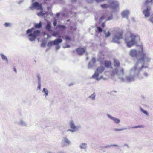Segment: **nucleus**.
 I'll list each match as a JSON object with an SVG mask.
<instances>
[{"instance_id": "1", "label": "nucleus", "mask_w": 153, "mask_h": 153, "mask_svg": "<svg viewBox=\"0 0 153 153\" xmlns=\"http://www.w3.org/2000/svg\"><path fill=\"white\" fill-rule=\"evenodd\" d=\"M140 57L138 59L137 63L133 68L132 71H135L137 69V65L138 63L148 62L151 60V58L144 52L143 49L142 48L141 51L138 52Z\"/></svg>"}, {"instance_id": "2", "label": "nucleus", "mask_w": 153, "mask_h": 153, "mask_svg": "<svg viewBox=\"0 0 153 153\" xmlns=\"http://www.w3.org/2000/svg\"><path fill=\"white\" fill-rule=\"evenodd\" d=\"M136 39L140 40L139 36L138 35H134L133 33H131L129 37H126L125 39V41L127 43V46L130 47L136 44Z\"/></svg>"}, {"instance_id": "3", "label": "nucleus", "mask_w": 153, "mask_h": 153, "mask_svg": "<svg viewBox=\"0 0 153 153\" xmlns=\"http://www.w3.org/2000/svg\"><path fill=\"white\" fill-rule=\"evenodd\" d=\"M123 31L121 30L116 31L112 39L113 42L119 44L120 40L123 38Z\"/></svg>"}, {"instance_id": "4", "label": "nucleus", "mask_w": 153, "mask_h": 153, "mask_svg": "<svg viewBox=\"0 0 153 153\" xmlns=\"http://www.w3.org/2000/svg\"><path fill=\"white\" fill-rule=\"evenodd\" d=\"M153 1V0H146L144 3L143 5V7H147L146 9L144 10L143 13L145 17H148L150 16V12L149 10H151V7L148 6V4L150 3Z\"/></svg>"}, {"instance_id": "5", "label": "nucleus", "mask_w": 153, "mask_h": 153, "mask_svg": "<svg viewBox=\"0 0 153 153\" xmlns=\"http://www.w3.org/2000/svg\"><path fill=\"white\" fill-rule=\"evenodd\" d=\"M40 33V31L39 30H36L33 33H30L28 36L30 40L34 41L36 38L38 36Z\"/></svg>"}, {"instance_id": "6", "label": "nucleus", "mask_w": 153, "mask_h": 153, "mask_svg": "<svg viewBox=\"0 0 153 153\" xmlns=\"http://www.w3.org/2000/svg\"><path fill=\"white\" fill-rule=\"evenodd\" d=\"M105 68L103 66H100L97 68L94 74L92 76V77L98 79L100 74L102 73L104 71Z\"/></svg>"}, {"instance_id": "7", "label": "nucleus", "mask_w": 153, "mask_h": 153, "mask_svg": "<svg viewBox=\"0 0 153 153\" xmlns=\"http://www.w3.org/2000/svg\"><path fill=\"white\" fill-rule=\"evenodd\" d=\"M76 51L78 55H82L85 53L86 49L85 47H79L76 48Z\"/></svg>"}, {"instance_id": "8", "label": "nucleus", "mask_w": 153, "mask_h": 153, "mask_svg": "<svg viewBox=\"0 0 153 153\" xmlns=\"http://www.w3.org/2000/svg\"><path fill=\"white\" fill-rule=\"evenodd\" d=\"M109 7L112 9H115L117 8L119 6V4L116 1H113L110 3Z\"/></svg>"}, {"instance_id": "9", "label": "nucleus", "mask_w": 153, "mask_h": 153, "mask_svg": "<svg viewBox=\"0 0 153 153\" xmlns=\"http://www.w3.org/2000/svg\"><path fill=\"white\" fill-rule=\"evenodd\" d=\"M62 41V40L61 39H55L54 41H50L49 43V44L51 45L54 44L55 45H57L59 43H61Z\"/></svg>"}, {"instance_id": "10", "label": "nucleus", "mask_w": 153, "mask_h": 153, "mask_svg": "<svg viewBox=\"0 0 153 153\" xmlns=\"http://www.w3.org/2000/svg\"><path fill=\"white\" fill-rule=\"evenodd\" d=\"M33 7L37 10L41 9L43 10L42 5V4H39V3L37 2L34 3L33 4Z\"/></svg>"}, {"instance_id": "11", "label": "nucleus", "mask_w": 153, "mask_h": 153, "mask_svg": "<svg viewBox=\"0 0 153 153\" xmlns=\"http://www.w3.org/2000/svg\"><path fill=\"white\" fill-rule=\"evenodd\" d=\"M130 55L133 57H137L138 56L137 51L135 49H132L130 52Z\"/></svg>"}, {"instance_id": "12", "label": "nucleus", "mask_w": 153, "mask_h": 153, "mask_svg": "<svg viewBox=\"0 0 153 153\" xmlns=\"http://www.w3.org/2000/svg\"><path fill=\"white\" fill-rule=\"evenodd\" d=\"M70 126L71 128L73 130H71V129H69L68 131H75V130L76 129V127L72 121H71L70 122Z\"/></svg>"}, {"instance_id": "13", "label": "nucleus", "mask_w": 153, "mask_h": 153, "mask_svg": "<svg viewBox=\"0 0 153 153\" xmlns=\"http://www.w3.org/2000/svg\"><path fill=\"white\" fill-rule=\"evenodd\" d=\"M129 14V12L128 10L123 11L121 13L123 17H127Z\"/></svg>"}, {"instance_id": "14", "label": "nucleus", "mask_w": 153, "mask_h": 153, "mask_svg": "<svg viewBox=\"0 0 153 153\" xmlns=\"http://www.w3.org/2000/svg\"><path fill=\"white\" fill-rule=\"evenodd\" d=\"M57 28H59V30L61 31L64 30L66 28V27L65 26L61 25H58L57 26Z\"/></svg>"}, {"instance_id": "15", "label": "nucleus", "mask_w": 153, "mask_h": 153, "mask_svg": "<svg viewBox=\"0 0 153 153\" xmlns=\"http://www.w3.org/2000/svg\"><path fill=\"white\" fill-rule=\"evenodd\" d=\"M108 117L112 119L114 122L116 123H118L120 121V120H119V119L114 118L112 116H111L110 115H108Z\"/></svg>"}, {"instance_id": "16", "label": "nucleus", "mask_w": 153, "mask_h": 153, "mask_svg": "<svg viewBox=\"0 0 153 153\" xmlns=\"http://www.w3.org/2000/svg\"><path fill=\"white\" fill-rule=\"evenodd\" d=\"M36 29H40L42 27V25L41 22H40L39 23H35L34 25Z\"/></svg>"}, {"instance_id": "17", "label": "nucleus", "mask_w": 153, "mask_h": 153, "mask_svg": "<svg viewBox=\"0 0 153 153\" xmlns=\"http://www.w3.org/2000/svg\"><path fill=\"white\" fill-rule=\"evenodd\" d=\"M52 35L53 36L60 37L61 36L59 35V33L58 31H54L52 33Z\"/></svg>"}, {"instance_id": "18", "label": "nucleus", "mask_w": 153, "mask_h": 153, "mask_svg": "<svg viewBox=\"0 0 153 153\" xmlns=\"http://www.w3.org/2000/svg\"><path fill=\"white\" fill-rule=\"evenodd\" d=\"M105 65V67H109L111 66V63L109 61H105L104 62Z\"/></svg>"}, {"instance_id": "19", "label": "nucleus", "mask_w": 153, "mask_h": 153, "mask_svg": "<svg viewBox=\"0 0 153 153\" xmlns=\"http://www.w3.org/2000/svg\"><path fill=\"white\" fill-rule=\"evenodd\" d=\"M46 29L47 30L49 31L51 30V27L50 24L48 23L46 26Z\"/></svg>"}, {"instance_id": "20", "label": "nucleus", "mask_w": 153, "mask_h": 153, "mask_svg": "<svg viewBox=\"0 0 153 153\" xmlns=\"http://www.w3.org/2000/svg\"><path fill=\"white\" fill-rule=\"evenodd\" d=\"M114 64L115 66L117 67L119 66L120 65L119 62L117 60H114Z\"/></svg>"}, {"instance_id": "21", "label": "nucleus", "mask_w": 153, "mask_h": 153, "mask_svg": "<svg viewBox=\"0 0 153 153\" xmlns=\"http://www.w3.org/2000/svg\"><path fill=\"white\" fill-rule=\"evenodd\" d=\"M101 7L102 8L105 9L108 8L109 7V6L108 4H101Z\"/></svg>"}, {"instance_id": "22", "label": "nucleus", "mask_w": 153, "mask_h": 153, "mask_svg": "<svg viewBox=\"0 0 153 153\" xmlns=\"http://www.w3.org/2000/svg\"><path fill=\"white\" fill-rule=\"evenodd\" d=\"M127 79L129 81H131L134 80V77L133 76H128L127 77Z\"/></svg>"}, {"instance_id": "23", "label": "nucleus", "mask_w": 153, "mask_h": 153, "mask_svg": "<svg viewBox=\"0 0 153 153\" xmlns=\"http://www.w3.org/2000/svg\"><path fill=\"white\" fill-rule=\"evenodd\" d=\"M144 126L143 125H140L137 126H133L132 127V128H143Z\"/></svg>"}, {"instance_id": "24", "label": "nucleus", "mask_w": 153, "mask_h": 153, "mask_svg": "<svg viewBox=\"0 0 153 153\" xmlns=\"http://www.w3.org/2000/svg\"><path fill=\"white\" fill-rule=\"evenodd\" d=\"M34 30V28L33 27L31 29H29L27 30L26 33L27 34H28L29 33H31L33 32V30Z\"/></svg>"}, {"instance_id": "25", "label": "nucleus", "mask_w": 153, "mask_h": 153, "mask_svg": "<svg viewBox=\"0 0 153 153\" xmlns=\"http://www.w3.org/2000/svg\"><path fill=\"white\" fill-rule=\"evenodd\" d=\"M63 142L65 143H66L68 144L70 143V142L69 140L66 138H64L63 140Z\"/></svg>"}, {"instance_id": "26", "label": "nucleus", "mask_w": 153, "mask_h": 153, "mask_svg": "<svg viewBox=\"0 0 153 153\" xmlns=\"http://www.w3.org/2000/svg\"><path fill=\"white\" fill-rule=\"evenodd\" d=\"M140 110L142 112H143V113H144V114H146L147 115H148V113L146 111L143 110L142 108H140Z\"/></svg>"}, {"instance_id": "27", "label": "nucleus", "mask_w": 153, "mask_h": 153, "mask_svg": "<svg viewBox=\"0 0 153 153\" xmlns=\"http://www.w3.org/2000/svg\"><path fill=\"white\" fill-rule=\"evenodd\" d=\"M105 37H109L111 35V33L110 31H108L107 33H105Z\"/></svg>"}, {"instance_id": "28", "label": "nucleus", "mask_w": 153, "mask_h": 153, "mask_svg": "<svg viewBox=\"0 0 153 153\" xmlns=\"http://www.w3.org/2000/svg\"><path fill=\"white\" fill-rule=\"evenodd\" d=\"M95 97V94L94 93L92 94L91 96H89V97L90 98H92L93 100H94Z\"/></svg>"}, {"instance_id": "29", "label": "nucleus", "mask_w": 153, "mask_h": 153, "mask_svg": "<svg viewBox=\"0 0 153 153\" xmlns=\"http://www.w3.org/2000/svg\"><path fill=\"white\" fill-rule=\"evenodd\" d=\"M41 10L42 11H40V13H38L37 14L38 16H43L45 14L43 13L42 10Z\"/></svg>"}, {"instance_id": "30", "label": "nucleus", "mask_w": 153, "mask_h": 153, "mask_svg": "<svg viewBox=\"0 0 153 153\" xmlns=\"http://www.w3.org/2000/svg\"><path fill=\"white\" fill-rule=\"evenodd\" d=\"M43 92L45 93V95L47 96L48 94V91L45 88H44L43 91Z\"/></svg>"}, {"instance_id": "31", "label": "nucleus", "mask_w": 153, "mask_h": 153, "mask_svg": "<svg viewBox=\"0 0 153 153\" xmlns=\"http://www.w3.org/2000/svg\"><path fill=\"white\" fill-rule=\"evenodd\" d=\"M1 57L2 58V59L3 60L6 59V60L7 61V58L6 57L5 55H3V54H2L1 55Z\"/></svg>"}, {"instance_id": "32", "label": "nucleus", "mask_w": 153, "mask_h": 153, "mask_svg": "<svg viewBox=\"0 0 153 153\" xmlns=\"http://www.w3.org/2000/svg\"><path fill=\"white\" fill-rule=\"evenodd\" d=\"M97 30L99 32H102V29L100 27H97Z\"/></svg>"}, {"instance_id": "33", "label": "nucleus", "mask_w": 153, "mask_h": 153, "mask_svg": "<svg viewBox=\"0 0 153 153\" xmlns=\"http://www.w3.org/2000/svg\"><path fill=\"white\" fill-rule=\"evenodd\" d=\"M57 23V22L56 20H54L53 22V25L54 26H55Z\"/></svg>"}, {"instance_id": "34", "label": "nucleus", "mask_w": 153, "mask_h": 153, "mask_svg": "<svg viewBox=\"0 0 153 153\" xmlns=\"http://www.w3.org/2000/svg\"><path fill=\"white\" fill-rule=\"evenodd\" d=\"M124 129H124V128H122V129H114V131H120L123 130H124Z\"/></svg>"}, {"instance_id": "35", "label": "nucleus", "mask_w": 153, "mask_h": 153, "mask_svg": "<svg viewBox=\"0 0 153 153\" xmlns=\"http://www.w3.org/2000/svg\"><path fill=\"white\" fill-rule=\"evenodd\" d=\"M80 147L81 148H84L85 147V144H82L81 146Z\"/></svg>"}, {"instance_id": "36", "label": "nucleus", "mask_w": 153, "mask_h": 153, "mask_svg": "<svg viewBox=\"0 0 153 153\" xmlns=\"http://www.w3.org/2000/svg\"><path fill=\"white\" fill-rule=\"evenodd\" d=\"M10 25V24L9 23H6L4 24V25L6 27H7Z\"/></svg>"}, {"instance_id": "37", "label": "nucleus", "mask_w": 153, "mask_h": 153, "mask_svg": "<svg viewBox=\"0 0 153 153\" xmlns=\"http://www.w3.org/2000/svg\"><path fill=\"white\" fill-rule=\"evenodd\" d=\"M105 17H106V16H105V15H103L100 18V19L101 20L103 19H104L105 18Z\"/></svg>"}, {"instance_id": "38", "label": "nucleus", "mask_w": 153, "mask_h": 153, "mask_svg": "<svg viewBox=\"0 0 153 153\" xmlns=\"http://www.w3.org/2000/svg\"><path fill=\"white\" fill-rule=\"evenodd\" d=\"M65 39L66 40H70V37L68 36H66L65 37Z\"/></svg>"}, {"instance_id": "39", "label": "nucleus", "mask_w": 153, "mask_h": 153, "mask_svg": "<svg viewBox=\"0 0 153 153\" xmlns=\"http://www.w3.org/2000/svg\"><path fill=\"white\" fill-rule=\"evenodd\" d=\"M120 74H124V71L123 69H122L120 71Z\"/></svg>"}, {"instance_id": "40", "label": "nucleus", "mask_w": 153, "mask_h": 153, "mask_svg": "<svg viewBox=\"0 0 153 153\" xmlns=\"http://www.w3.org/2000/svg\"><path fill=\"white\" fill-rule=\"evenodd\" d=\"M148 74L147 73V72H145L144 73V76H145V77H147L148 76Z\"/></svg>"}, {"instance_id": "41", "label": "nucleus", "mask_w": 153, "mask_h": 153, "mask_svg": "<svg viewBox=\"0 0 153 153\" xmlns=\"http://www.w3.org/2000/svg\"><path fill=\"white\" fill-rule=\"evenodd\" d=\"M105 0H95L97 2H100L103 1Z\"/></svg>"}, {"instance_id": "42", "label": "nucleus", "mask_w": 153, "mask_h": 153, "mask_svg": "<svg viewBox=\"0 0 153 153\" xmlns=\"http://www.w3.org/2000/svg\"><path fill=\"white\" fill-rule=\"evenodd\" d=\"M150 21L153 23V16L150 19Z\"/></svg>"}, {"instance_id": "43", "label": "nucleus", "mask_w": 153, "mask_h": 153, "mask_svg": "<svg viewBox=\"0 0 153 153\" xmlns=\"http://www.w3.org/2000/svg\"><path fill=\"white\" fill-rule=\"evenodd\" d=\"M105 24L104 23H102V25H101V26L102 27V28H104V27H105Z\"/></svg>"}, {"instance_id": "44", "label": "nucleus", "mask_w": 153, "mask_h": 153, "mask_svg": "<svg viewBox=\"0 0 153 153\" xmlns=\"http://www.w3.org/2000/svg\"><path fill=\"white\" fill-rule=\"evenodd\" d=\"M112 16H111V17H108V18L107 19V20H110L111 19H112Z\"/></svg>"}, {"instance_id": "45", "label": "nucleus", "mask_w": 153, "mask_h": 153, "mask_svg": "<svg viewBox=\"0 0 153 153\" xmlns=\"http://www.w3.org/2000/svg\"><path fill=\"white\" fill-rule=\"evenodd\" d=\"M41 85L40 84H39L37 88L38 89H40L41 88Z\"/></svg>"}, {"instance_id": "46", "label": "nucleus", "mask_w": 153, "mask_h": 153, "mask_svg": "<svg viewBox=\"0 0 153 153\" xmlns=\"http://www.w3.org/2000/svg\"><path fill=\"white\" fill-rule=\"evenodd\" d=\"M102 57H100L99 59H98V60L100 61H101V60H102ZM102 59H105V58H103L102 57Z\"/></svg>"}, {"instance_id": "47", "label": "nucleus", "mask_w": 153, "mask_h": 153, "mask_svg": "<svg viewBox=\"0 0 153 153\" xmlns=\"http://www.w3.org/2000/svg\"><path fill=\"white\" fill-rule=\"evenodd\" d=\"M92 60L93 61V62L94 63L95 62L96 59L95 58H92Z\"/></svg>"}, {"instance_id": "48", "label": "nucleus", "mask_w": 153, "mask_h": 153, "mask_svg": "<svg viewBox=\"0 0 153 153\" xmlns=\"http://www.w3.org/2000/svg\"><path fill=\"white\" fill-rule=\"evenodd\" d=\"M13 69H14V71H15V72H16V68H13Z\"/></svg>"}, {"instance_id": "49", "label": "nucleus", "mask_w": 153, "mask_h": 153, "mask_svg": "<svg viewBox=\"0 0 153 153\" xmlns=\"http://www.w3.org/2000/svg\"><path fill=\"white\" fill-rule=\"evenodd\" d=\"M142 68V67L141 68H139V69H138V70L139 71H140V70H141V68Z\"/></svg>"}, {"instance_id": "50", "label": "nucleus", "mask_w": 153, "mask_h": 153, "mask_svg": "<svg viewBox=\"0 0 153 153\" xmlns=\"http://www.w3.org/2000/svg\"><path fill=\"white\" fill-rule=\"evenodd\" d=\"M59 48H60V46H58L56 48H57V49H59Z\"/></svg>"}, {"instance_id": "51", "label": "nucleus", "mask_w": 153, "mask_h": 153, "mask_svg": "<svg viewBox=\"0 0 153 153\" xmlns=\"http://www.w3.org/2000/svg\"><path fill=\"white\" fill-rule=\"evenodd\" d=\"M48 153H51L50 152H49Z\"/></svg>"}]
</instances>
